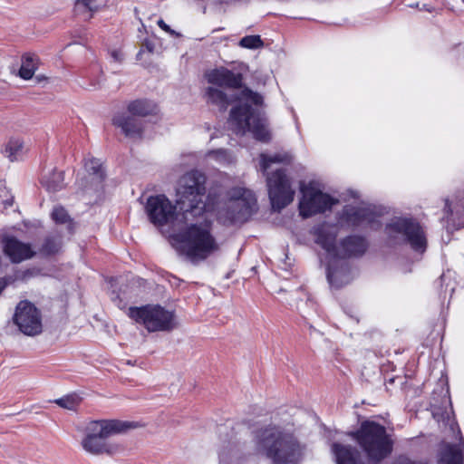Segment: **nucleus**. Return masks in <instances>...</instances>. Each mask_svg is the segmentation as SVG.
<instances>
[{
	"instance_id": "36",
	"label": "nucleus",
	"mask_w": 464,
	"mask_h": 464,
	"mask_svg": "<svg viewBox=\"0 0 464 464\" xmlns=\"http://www.w3.org/2000/svg\"><path fill=\"white\" fill-rule=\"evenodd\" d=\"M155 45L152 42L146 40L142 44V49L138 53L137 56L139 57L141 53L143 52V49H146L149 53L154 52Z\"/></svg>"
},
{
	"instance_id": "31",
	"label": "nucleus",
	"mask_w": 464,
	"mask_h": 464,
	"mask_svg": "<svg viewBox=\"0 0 464 464\" xmlns=\"http://www.w3.org/2000/svg\"><path fill=\"white\" fill-rule=\"evenodd\" d=\"M207 156L215 159L217 161L220 163H230L232 161L230 152L225 149L209 150L207 153Z\"/></svg>"
},
{
	"instance_id": "1",
	"label": "nucleus",
	"mask_w": 464,
	"mask_h": 464,
	"mask_svg": "<svg viewBox=\"0 0 464 464\" xmlns=\"http://www.w3.org/2000/svg\"><path fill=\"white\" fill-rule=\"evenodd\" d=\"M206 176L198 170H191L179 179L177 189V205L174 206L165 195L150 196L147 198L145 211L149 220L156 227L171 225L175 231L180 224H188L204 212L213 211L207 203Z\"/></svg>"
},
{
	"instance_id": "4",
	"label": "nucleus",
	"mask_w": 464,
	"mask_h": 464,
	"mask_svg": "<svg viewBox=\"0 0 464 464\" xmlns=\"http://www.w3.org/2000/svg\"><path fill=\"white\" fill-rule=\"evenodd\" d=\"M256 450L269 459L273 464L297 462L303 449L296 438L281 427L269 425L256 432Z\"/></svg>"
},
{
	"instance_id": "32",
	"label": "nucleus",
	"mask_w": 464,
	"mask_h": 464,
	"mask_svg": "<svg viewBox=\"0 0 464 464\" xmlns=\"http://www.w3.org/2000/svg\"><path fill=\"white\" fill-rule=\"evenodd\" d=\"M51 216L53 220L57 224H71L72 222L66 209L61 206L55 207Z\"/></svg>"
},
{
	"instance_id": "42",
	"label": "nucleus",
	"mask_w": 464,
	"mask_h": 464,
	"mask_svg": "<svg viewBox=\"0 0 464 464\" xmlns=\"http://www.w3.org/2000/svg\"><path fill=\"white\" fill-rule=\"evenodd\" d=\"M462 1H463V3H464V0H462Z\"/></svg>"
},
{
	"instance_id": "30",
	"label": "nucleus",
	"mask_w": 464,
	"mask_h": 464,
	"mask_svg": "<svg viewBox=\"0 0 464 464\" xmlns=\"http://www.w3.org/2000/svg\"><path fill=\"white\" fill-rule=\"evenodd\" d=\"M239 45L246 49H258L263 46V41L259 35H246L239 41Z\"/></svg>"
},
{
	"instance_id": "33",
	"label": "nucleus",
	"mask_w": 464,
	"mask_h": 464,
	"mask_svg": "<svg viewBox=\"0 0 464 464\" xmlns=\"http://www.w3.org/2000/svg\"><path fill=\"white\" fill-rule=\"evenodd\" d=\"M392 464H425V462L421 460L412 459L407 456L401 455L399 456Z\"/></svg>"
},
{
	"instance_id": "7",
	"label": "nucleus",
	"mask_w": 464,
	"mask_h": 464,
	"mask_svg": "<svg viewBox=\"0 0 464 464\" xmlns=\"http://www.w3.org/2000/svg\"><path fill=\"white\" fill-rule=\"evenodd\" d=\"M353 436L370 463L379 464L392 452L393 440L386 428L375 421H362Z\"/></svg>"
},
{
	"instance_id": "15",
	"label": "nucleus",
	"mask_w": 464,
	"mask_h": 464,
	"mask_svg": "<svg viewBox=\"0 0 464 464\" xmlns=\"http://www.w3.org/2000/svg\"><path fill=\"white\" fill-rule=\"evenodd\" d=\"M448 424L450 430L454 432L455 429L458 430V436L459 443L458 445H452L445 443L440 450L439 464H463L464 459V440L459 430L458 424L454 420H450L449 416L447 417Z\"/></svg>"
},
{
	"instance_id": "22",
	"label": "nucleus",
	"mask_w": 464,
	"mask_h": 464,
	"mask_svg": "<svg viewBox=\"0 0 464 464\" xmlns=\"http://www.w3.org/2000/svg\"><path fill=\"white\" fill-rule=\"evenodd\" d=\"M62 246L63 236L58 232H53L44 237L38 251L43 256H51L58 254Z\"/></svg>"
},
{
	"instance_id": "40",
	"label": "nucleus",
	"mask_w": 464,
	"mask_h": 464,
	"mask_svg": "<svg viewBox=\"0 0 464 464\" xmlns=\"http://www.w3.org/2000/svg\"><path fill=\"white\" fill-rule=\"evenodd\" d=\"M432 415H433V417H434L435 419H437V420H438V421H440V419L438 417V416H439V414H438V412H437V411H434L432 412Z\"/></svg>"
},
{
	"instance_id": "38",
	"label": "nucleus",
	"mask_w": 464,
	"mask_h": 464,
	"mask_svg": "<svg viewBox=\"0 0 464 464\" xmlns=\"http://www.w3.org/2000/svg\"><path fill=\"white\" fill-rule=\"evenodd\" d=\"M444 211L447 214V218L449 219V221L451 220L450 217H453V211H452L451 207H450V205L449 203V200H447L446 203H445Z\"/></svg>"
},
{
	"instance_id": "9",
	"label": "nucleus",
	"mask_w": 464,
	"mask_h": 464,
	"mask_svg": "<svg viewBox=\"0 0 464 464\" xmlns=\"http://www.w3.org/2000/svg\"><path fill=\"white\" fill-rule=\"evenodd\" d=\"M227 200L218 207V219L224 225L246 222L257 209L254 192L242 187H234L227 192Z\"/></svg>"
},
{
	"instance_id": "14",
	"label": "nucleus",
	"mask_w": 464,
	"mask_h": 464,
	"mask_svg": "<svg viewBox=\"0 0 464 464\" xmlns=\"http://www.w3.org/2000/svg\"><path fill=\"white\" fill-rule=\"evenodd\" d=\"M14 324L25 335L34 336L42 333L40 311L27 300L18 303L13 317Z\"/></svg>"
},
{
	"instance_id": "16",
	"label": "nucleus",
	"mask_w": 464,
	"mask_h": 464,
	"mask_svg": "<svg viewBox=\"0 0 464 464\" xmlns=\"http://www.w3.org/2000/svg\"><path fill=\"white\" fill-rule=\"evenodd\" d=\"M205 77L208 83L215 87H228L238 89L242 85L243 77L239 72H234L227 68L221 67L206 72Z\"/></svg>"
},
{
	"instance_id": "29",
	"label": "nucleus",
	"mask_w": 464,
	"mask_h": 464,
	"mask_svg": "<svg viewBox=\"0 0 464 464\" xmlns=\"http://www.w3.org/2000/svg\"><path fill=\"white\" fill-rule=\"evenodd\" d=\"M23 149V142L20 139H11L5 147V153L11 160L17 159Z\"/></svg>"
},
{
	"instance_id": "28",
	"label": "nucleus",
	"mask_w": 464,
	"mask_h": 464,
	"mask_svg": "<svg viewBox=\"0 0 464 464\" xmlns=\"http://www.w3.org/2000/svg\"><path fill=\"white\" fill-rule=\"evenodd\" d=\"M82 398L75 392L67 394L62 398L56 399L54 402L63 408L70 411L75 410L80 404Z\"/></svg>"
},
{
	"instance_id": "20",
	"label": "nucleus",
	"mask_w": 464,
	"mask_h": 464,
	"mask_svg": "<svg viewBox=\"0 0 464 464\" xmlns=\"http://www.w3.org/2000/svg\"><path fill=\"white\" fill-rule=\"evenodd\" d=\"M127 111L135 117H146L156 114L158 111L157 104L148 99H137L129 102Z\"/></svg>"
},
{
	"instance_id": "11",
	"label": "nucleus",
	"mask_w": 464,
	"mask_h": 464,
	"mask_svg": "<svg viewBox=\"0 0 464 464\" xmlns=\"http://www.w3.org/2000/svg\"><path fill=\"white\" fill-rule=\"evenodd\" d=\"M128 315L149 332H169L176 326L174 313L159 304L130 307Z\"/></svg>"
},
{
	"instance_id": "21",
	"label": "nucleus",
	"mask_w": 464,
	"mask_h": 464,
	"mask_svg": "<svg viewBox=\"0 0 464 464\" xmlns=\"http://www.w3.org/2000/svg\"><path fill=\"white\" fill-rule=\"evenodd\" d=\"M332 451L337 464H363L356 459V450L351 446L333 443Z\"/></svg>"
},
{
	"instance_id": "23",
	"label": "nucleus",
	"mask_w": 464,
	"mask_h": 464,
	"mask_svg": "<svg viewBox=\"0 0 464 464\" xmlns=\"http://www.w3.org/2000/svg\"><path fill=\"white\" fill-rule=\"evenodd\" d=\"M207 102L217 106L220 111H226L231 100L220 88L209 86L205 91Z\"/></svg>"
},
{
	"instance_id": "35",
	"label": "nucleus",
	"mask_w": 464,
	"mask_h": 464,
	"mask_svg": "<svg viewBox=\"0 0 464 464\" xmlns=\"http://www.w3.org/2000/svg\"><path fill=\"white\" fill-rule=\"evenodd\" d=\"M157 24L160 29H162L164 32L169 34L170 35L179 36L180 34H178L176 31L172 30L164 21L163 19H159L157 22Z\"/></svg>"
},
{
	"instance_id": "34",
	"label": "nucleus",
	"mask_w": 464,
	"mask_h": 464,
	"mask_svg": "<svg viewBox=\"0 0 464 464\" xmlns=\"http://www.w3.org/2000/svg\"><path fill=\"white\" fill-rule=\"evenodd\" d=\"M456 216L458 217V223L456 224L458 228L464 227V206H458L456 208Z\"/></svg>"
},
{
	"instance_id": "41",
	"label": "nucleus",
	"mask_w": 464,
	"mask_h": 464,
	"mask_svg": "<svg viewBox=\"0 0 464 464\" xmlns=\"http://www.w3.org/2000/svg\"><path fill=\"white\" fill-rule=\"evenodd\" d=\"M445 277H446V276L443 274V275L440 276V280H441V281H444V280H445Z\"/></svg>"
},
{
	"instance_id": "27",
	"label": "nucleus",
	"mask_w": 464,
	"mask_h": 464,
	"mask_svg": "<svg viewBox=\"0 0 464 464\" xmlns=\"http://www.w3.org/2000/svg\"><path fill=\"white\" fill-rule=\"evenodd\" d=\"M97 10V0H76L73 8L74 14L82 20L91 19Z\"/></svg>"
},
{
	"instance_id": "24",
	"label": "nucleus",
	"mask_w": 464,
	"mask_h": 464,
	"mask_svg": "<svg viewBox=\"0 0 464 464\" xmlns=\"http://www.w3.org/2000/svg\"><path fill=\"white\" fill-rule=\"evenodd\" d=\"M84 169L91 177L92 184H101L103 181L105 173L100 160L93 157L85 159Z\"/></svg>"
},
{
	"instance_id": "19",
	"label": "nucleus",
	"mask_w": 464,
	"mask_h": 464,
	"mask_svg": "<svg viewBox=\"0 0 464 464\" xmlns=\"http://www.w3.org/2000/svg\"><path fill=\"white\" fill-rule=\"evenodd\" d=\"M218 456L219 464H242L246 457L238 441H229L227 446H223Z\"/></svg>"
},
{
	"instance_id": "12",
	"label": "nucleus",
	"mask_w": 464,
	"mask_h": 464,
	"mask_svg": "<svg viewBox=\"0 0 464 464\" xmlns=\"http://www.w3.org/2000/svg\"><path fill=\"white\" fill-rule=\"evenodd\" d=\"M300 189L303 197L299 202V212L303 218L323 213L337 202L328 194L322 192L316 181H310L307 185L302 183Z\"/></svg>"
},
{
	"instance_id": "13",
	"label": "nucleus",
	"mask_w": 464,
	"mask_h": 464,
	"mask_svg": "<svg viewBox=\"0 0 464 464\" xmlns=\"http://www.w3.org/2000/svg\"><path fill=\"white\" fill-rule=\"evenodd\" d=\"M382 211L375 207L346 205L339 214L338 220L341 225L348 227H381Z\"/></svg>"
},
{
	"instance_id": "6",
	"label": "nucleus",
	"mask_w": 464,
	"mask_h": 464,
	"mask_svg": "<svg viewBox=\"0 0 464 464\" xmlns=\"http://www.w3.org/2000/svg\"><path fill=\"white\" fill-rule=\"evenodd\" d=\"M293 160L289 152H277L274 155L262 153L259 156L260 170L266 176L268 196L273 209L281 210L289 205L295 195L291 180L285 169L279 168L269 172L273 163L289 164Z\"/></svg>"
},
{
	"instance_id": "25",
	"label": "nucleus",
	"mask_w": 464,
	"mask_h": 464,
	"mask_svg": "<svg viewBox=\"0 0 464 464\" xmlns=\"http://www.w3.org/2000/svg\"><path fill=\"white\" fill-rule=\"evenodd\" d=\"M41 183L48 192L55 193L60 191L64 188L63 172L53 169L51 173L43 177Z\"/></svg>"
},
{
	"instance_id": "2",
	"label": "nucleus",
	"mask_w": 464,
	"mask_h": 464,
	"mask_svg": "<svg viewBox=\"0 0 464 464\" xmlns=\"http://www.w3.org/2000/svg\"><path fill=\"white\" fill-rule=\"evenodd\" d=\"M315 243L325 251L326 277L332 287L340 288L351 283L357 276L349 259L362 256L367 248L366 238L350 235L336 242L337 232L321 225L314 228Z\"/></svg>"
},
{
	"instance_id": "8",
	"label": "nucleus",
	"mask_w": 464,
	"mask_h": 464,
	"mask_svg": "<svg viewBox=\"0 0 464 464\" xmlns=\"http://www.w3.org/2000/svg\"><path fill=\"white\" fill-rule=\"evenodd\" d=\"M134 427L133 422L118 420L91 421L85 428V436L82 440V447L92 455L113 454L116 448L109 443L107 439L111 435L124 432Z\"/></svg>"
},
{
	"instance_id": "18",
	"label": "nucleus",
	"mask_w": 464,
	"mask_h": 464,
	"mask_svg": "<svg viewBox=\"0 0 464 464\" xmlns=\"http://www.w3.org/2000/svg\"><path fill=\"white\" fill-rule=\"evenodd\" d=\"M112 123L120 128L126 137L140 138L143 131V122L133 115L120 112L112 118Z\"/></svg>"
},
{
	"instance_id": "3",
	"label": "nucleus",
	"mask_w": 464,
	"mask_h": 464,
	"mask_svg": "<svg viewBox=\"0 0 464 464\" xmlns=\"http://www.w3.org/2000/svg\"><path fill=\"white\" fill-rule=\"evenodd\" d=\"M196 217L188 224H180L178 228L173 231L169 237L178 244H179L180 251L192 262L198 263L205 260L209 256L219 249V246L210 231V224L203 218L204 222L198 224L194 221Z\"/></svg>"
},
{
	"instance_id": "37",
	"label": "nucleus",
	"mask_w": 464,
	"mask_h": 464,
	"mask_svg": "<svg viewBox=\"0 0 464 464\" xmlns=\"http://www.w3.org/2000/svg\"><path fill=\"white\" fill-rule=\"evenodd\" d=\"M110 55L114 62L121 63L123 60V54L120 50L111 51Z\"/></svg>"
},
{
	"instance_id": "39",
	"label": "nucleus",
	"mask_w": 464,
	"mask_h": 464,
	"mask_svg": "<svg viewBox=\"0 0 464 464\" xmlns=\"http://www.w3.org/2000/svg\"><path fill=\"white\" fill-rule=\"evenodd\" d=\"M420 10H426L428 12H431V8H430L427 5H422V7L420 8Z\"/></svg>"
},
{
	"instance_id": "17",
	"label": "nucleus",
	"mask_w": 464,
	"mask_h": 464,
	"mask_svg": "<svg viewBox=\"0 0 464 464\" xmlns=\"http://www.w3.org/2000/svg\"><path fill=\"white\" fill-rule=\"evenodd\" d=\"M3 243L5 255L14 263L29 259L35 254L30 244L24 243L14 237H6Z\"/></svg>"
},
{
	"instance_id": "5",
	"label": "nucleus",
	"mask_w": 464,
	"mask_h": 464,
	"mask_svg": "<svg viewBox=\"0 0 464 464\" xmlns=\"http://www.w3.org/2000/svg\"><path fill=\"white\" fill-rule=\"evenodd\" d=\"M241 103L230 111V122L237 134H245L249 131L257 140L267 142L270 140V133L267 129V120L264 113L254 109L248 102L256 106L262 105L263 97L248 88H245L239 97Z\"/></svg>"
},
{
	"instance_id": "10",
	"label": "nucleus",
	"mask_w": 464,
	"mask_h": 464,
	"mask_svg": "<svg viewBox=\"0 0 464 464\" xmlns=\"http://www.w3.org/2000/svg\"><path fill=\"white\" fill-rule=\"evenodd\" d=\"M390 244L394 246L409 245L418 253L427 248L425 231L419 221L411 217H393L384 227Z\"/></svg>"
},
{
	"instance_id": "26",
	"label": "nucleus",
	"mask_w": 464,
	"mask_h": 464,
	"mask_svg": "<svg viewBox=\"0 0 464 464\" xmlns=\"http://www.w3.org/2000/svg\"><path fill=\"white\" fill-rule=\"evenodd\" d=\"M37 68L38 57L35 54L25 53L22 56L19 76L24 80H30L33 78Z\"/></svg>"
}]
</instances>
